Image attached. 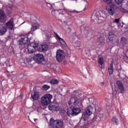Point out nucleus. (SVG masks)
Returning <instances> with one entry per match:
<instances>
[{"instance_id":"1","label":"nucleus","mask_w":128,"mask_h":128,"mask_svg":"<svg viewBox=\"0 0 128 128\" xmlns=\"http://www.w3.org/2000/svg\"><path fill=\"white\" fill-rule=\"evenodd\" d=\"M106 15L102 11L98 12H94L92 16V20L95 22V24H100L104 20H106Z\"/></svg>"},{"instance_id":"2","label":"nucleus","mask_w":128,"mask_h":128,"mask_svg":"<svg viewBox=\"0 0 128 128\" xmlns=\"http://www.w3.org/2000/svg\"><path fill=\"white\" fill-rule=\"evenodd\" d=\"M68 104L70 108L72 106H80L82 105V102L78 97H76L71 98L68 102Z\"/></svg>"},{"instance_id":"3","label":"nucleus","mask_w":128,"mask_h":128,"mask_svg":"<svg viewBox=\"0 0 128 128\" xmlns=\"http://www.w3.org/2000/svg\"><path fill=\"white\" fill-rule=\"evenodd\" d=\"M52 95L50 94H46L41 98V104L42 106H48L52 102Z\"/></svg>"},{"instance_id":"4","label":"nucleus","mask_w":128,"mask_h":128,"mask_svg":"<svg viewBox=\"0 0 128 128\" xmlns=\"http://www.w3.org/2000/svg\"><path fill=\"white\" fill-rule=\"evenodd\" d=\"M66 56V53L64 50H58L56 52V58L58 62H62Z\"/></svg>"},{"instance_id":"5","label":"nucleus","mask_w":128,"mask_h":128,"mask_svg":"<svg viewBox=\"0 0 128 128\" xmlns=\"http://www.w3.org/2000/svg\"><path fill=\"white\" fill-rule=\"evenodd\" d=\"M82 112V110L78 108H72V110H68L67 112V114L68 116L70 118H72L74 116H78L79 114Z\"/></svg>"},{"instance_id":"6","label":"nucleus","mask_w":128,"mask_h":128,"mask_svg":"<svg viewBox=\"0 0 128 128\" xmlns=\"http://www.w3.org/2000/svg\"><path fill=\"white\" fill-rule=\"evenodd\" d=\"M38 46V44L36 42H32L28 45V50L29 54H34L36 52V48Z\"/></svg>"},{"instance_id":"7","label":"nucleus","mask_w":128,"mask_h":128,"mask_svg":"<svg viewBox=\"0 0 128 128\" xmlns=\"http://www.w3.org/2000/svg\"><path fill=\"white\" fill-rule=\"evenodd\" d=\"M106 10H107L108 14H110V16H114V14L116 13V6L114 4L107 6Z\"/></svg>"},{"instance_id":"8","label":"nucleus","mask_w":128,"mask_h":128,"mask_svg":"<svg viewBox=\"0 0 128 128\" xmlns=\"http://www.w3.org/2000/svg\"><path fill=\"white\" fill-rule=\"evenodd\" d=\"M54 34L55 36H56L57 40L60 42V44H61L62 46V48H66L68 46L66 41H64L62 38H60L58 33L54 32Z\"/></svg>"},{"instance_id":"9","label":"nucleus","mask_w":128,"mask_h":128,"mask_svg":"<svg viewBox=\"0 0 128 128\" xmlns=\"http://www.w3.org/2000/svg\"><path fill=\"white\" fill-rule=\"evenodd\" d=\"M30 38H28V36H23L20 40L19 44L20 46H24L25 44H28L30 42Z\"/></svg>"},{"instance_id":"10","label":"nucleus","mask_w":128,"mask_h":128,"mask_svg":"<svg viewBox=\"0 0 128 128\" xmlns=\"http://www.w3.org/2000/svg\"><path fill=\"white\" fill-rule=\"evenodd\" d=\"M6 28L10 30H12L14 26V19L11 18L6 24Z\"/></svg>"},{"instance_id":"11","label":"nucleus","mask_w":128,"mask_h":128,"mask_svg":"<svg viewBox=\"0 0 128 128\" xmlns=\"http://www.w3.org/2000/svg\"><path fill=\"white\" fill-rule=\"evenodd\" d=\"M34 60H36L38 64H40V62H42V61L44 58V55L42 54H36L34 55Z\"/></svg>"},{"instance_id":"12","label":"nucleus","mask_w":128,"mask_h":128,"mask_svg":"<svg viewBox=\"0 0 128 128\" xmlns=\"http://www.w3.org/2000/svg\"><path fill=\"white\" fill-rule=\"evenodd\" d=\"M59 10H62V12H66L68 16H72V14H78V12H81L76 11V10H70L68 9H61Z\"/></svg>"},{"instance_id":"13","label":"nucleus","mask_w":128,"mask_h":128,"mask_svg":"<svg viewBox=\"0 0 128 128\" xmlns=\"http://www.w3.org/2000/svg\"><path fill=\"white\" fill-rule=\"evenodd\" d=\"M48 108L50 112H58L60 110V106L52 104H50L48 106Z\"/></svg>"},{"instance_id":"14","label":"nucleus","mask_w":128,"mask_h":128,"mask_svg":"<svg viewBox=\"0 0 128 128\" xmlns=\"http://www.w3.org/2000/svg\"><path fill=\"white\" fill-rule=\"evenodd\" d=\"M48 50V46L46 44H42L38 48V50L40 52H46Z\"/></svg>"},{"instance_id":"15","label":"nucleus","mask_w":128,"mask_h":128,"mask_svg":"<svg viewBox=\"0 0 128 128\" xmlns=\"http://www.w3.org/2000/svg\"><path fill=\"white\" fill-rule=\"evenodd\" d=\"M92 108H93L92 106H90L87 108L84 112V116H90L92 114Z\"/></svg>"},{"instance_id":"16","label":"nucleus","mask_w":128,"mask_h":128,"mask_svg":"<svg viewBox=\"0 0 128 128\" xmlns=\"http://www.w3.org/2000/svg\"><path fill=\"white\" fill-rule=\"evenodd\" d=\"M50 126L52 128H58L56 120L51 118L50 120Z\"/></svg>"},{"instance_id":"17","label":"nucleus","mask_w":128,"mask_h":128,"mask_svg":"<svg viewBox=\"0 0 128 128\" xmlns=\"http://www.w3.org/2000/svg\"><path fill=\"white\" fill-rule=\"evenodd\" d=\"M0 22H6V14L2 10H0Z\"/></svg>"},{"instance_id":"18","label":"nucleus","mask_w":128,"mask_h":128,"mask_svg":"<svg viewBox=\"0 0 128 128\" xmlns=\"http://www.w3.org/2000/svg\"><path fill=\"white\" fill-rule=\"evenodd\" d=\"M116 84H117L121 94H122V92H124V84L120 80L116 81Z\"/></svg>"},{"instance_id":"19","label":"nucleus","mask_w":128,"mask_h":128,"mask_svg":"<svg viewBox=\"0 0 128 128\" xmlns=\"http://www.w3.org/2000/svg\"><path fill=\"white\" fill-rule=\"evenodd\" d=\"M31 96L34 100H36L40 98V92H34L32 93Z\"/></svg>"},{"instance_id":"20","label":"nucleus","mask_w":128,"mask_h":128,"mask_svg":"<svg viewBox=\"0 0 128 128\" xmlns=\"http://www.w3.org/2000/svg\"><path fill=\"white\" fill-rule=\"evenodd\" d=\"M88 100L91 104L94 106V108H96V107L98 106V102H96V100L94 98H88Z\"/></svg>"},{"instance_id":"21","label":"nucleus","mask_w":128,"mask_h":128,"mask_svg":"<svg viewBox=\"0 0 128 128\" xmlns=\"http://www.w3.org/2000/svg\"><path fill=\"white\" fill-rule=\"evenodd\" d=\"M102 116V114H100L99 115L94 114V117L92 119V122H100L101 120Z\"/></svg>"},{"instance_id":"22","label":"nucleus","mask_w":128,"mask_h":128,"mask_svg":"<svg viewBox=\"0 0 128 128\" xmlns=\"http://www.w3.org/2000/svg\"><path fill=\"white\" fill-rule=\"evenodd\" d=\"M56 122L58 128H62L64 126V120L62 119H56Z\"/></svg>"},{"instance_id":"23","label":"nucleus","mask_w":128,"mask_h":128,"mask_svg":"<svg viewBox=\"0 0 128 128\" xmlns=\"http://www.w3.org/2000/svg\"><path fill=\"white\" fill-rule=\"evenodd\" d=\"M8 32V29L6 26H3L0 28V36H4Z\"/></svg>"},{"instance_id":"24","label":"nucleus","mask_w":128,"mask_h":128,"mask_svg":"<svg viewBox=\"0 0 128 128\" xmlns=\"http://www.w3.org/2000/svg\"><path fill=\"white\" fill-rule=\"evenodd\" d=\"M112 122L113 124H116V126L118 125V118L116 116H113L112 119Z\"/></svg>"},{"instance_id":"25","label":"nucleus","mask_w":128,"mask_h":128,"mask_svg":"<svg viewBox=\"0 0 128 128\" xmlns=\"http://www.w3.org/2000/svg\"><path fill=\"white\" fill-rule=\"evenodd\" d=\"M90 30V29H88V28H84V34L82 35V37L84 38H88V32Z\"/></svg>"},{"instance_id":"26","label":"nucleus","mask_w":128,"mask_h":128,"mask_svg":"<svg viewBox=\"0 0 128 128\" xmlns=\"http://www.w3.org/2000/svg\"><path fill=\"white\" fill-rule=\"evenodd\" d=\"M114 38H116V36L112 32H109L108 40L110 42H114Z\"/></svg>"},{"instance_id":"27","label":"nucleus","mask_w":128,"mask_h":128,"mask_svg":"<svg viewBox=\"0 0 128 128\" xmlns=\"http://www.w3.org/2000/svg\"><path fill=\"white\" fill-rule=\"evenodd\" d=\"M112 66H113L112 62L108 69V72L110 74H112L114 72V68Z\"/></svg>"},{"instance_id":"28","label":"nucleus","mask_w":128,"mask_h":128,"mask_svg":"<svg viewBox=\"0 0 128 128\" xmlns=\"http://www.w3.org/2000/svg\"><path fill=\"white\" fill-rule=\"evenodd\" d=\"M126 42H127V40L126 38L122 37L120 38V43L122 46H126Z\"/></svg>"},{"instance_id":"29","label":"nucleus","mask_w":128,"mask_h":128,"mask_svg":"<svg viewBox=\"0 0 128 128\" xmlns=\"http://www.w3.org/2000/svg\"><path fill=\"white\" fill-rule=\"evenodd\" d=\"M98 42L100 44L104 45V37L100 36L98 38Z\"/></svg>"},{"instance_id":"30","label":"nucleus","mask_w":128,"mask_h":128,"mask_svg":"<svg viewBox=\"0 0 128 128\" xmlns=\"http://www.w3.org/2000/svg\"><path fill=\"white\" fill-rule=\"evenodd\" d=\"M40 28V25L38 24H35L34 25H32V28H31V30L32 32H34L36 30H38Z\"/></svg>"},{"instance_id":"31","label":"nucleus","mask_w":128,"mask_h":128,"mask_svg":"<svg viewBox=\"0 0 128 128\" xmlns=\"http://www.w3.org/2000/svg\"><path fill=\"white\" fill-rule=\"evenodd\" d=\"M98 64L100 66H102L104 64V58L102 56H99L98 58Z\"/></svg>"},{"instance_id":"32","label":"nucleus","mask_w":128,"mask_h":128,"mask_svg":"<svg viewBox=\"0 0 128 128\" xmlns=\"http://www.w3.org/2000/svg\"><path fill=\"white\" fill-rule=\"evenodd\" d=\"M124 0H115V2L119 6H122Z\"/></svg>"},{"instance_id":"33","label":"nucleus","mask_w":128,"mask_h":128,"mask_svg":"<svg viewBox=\"0 0 128 128\" xmlns=\"http://www.w3.org/2000/svg\"><path fill=\"white\" fill-rule=\"evenodd\" d=\"M76 96H78V91L74 92L71 98H77Z\"/></svg>"},{"instance_id":"34","label":"nucleus","mask_w":128,"mask_h":128,"mask_svg":"<svg viewBox=\"0 0 128 128\" xmlns=\"http://www.w3.org/2000/svg\"><path fill=\"white\" fill-rule=\"evenodd\" d=\"M50 84H58V80L56 79H53L50 80Z\"/></svg>"},{"instance_id":"35","label":"nucleus","mask_w":128,"mask_h":128,"mask_svg":"<svg viewBox=\"0 0 128 128\" xmlns=\"http://www.w3.org/2000/svg\"><path fill=\"white\" fill-rule=\"evenodd\" d=\"M49 88H50V86L46 84L42 86V90H48Z\"/></svg>"},{"instance_id":"36","label":"nucleus","mask_w":128,"mask_h":128,"mask_svg":"<svg viewBox=\"0 0 128 128\" xmlns=\"http://www.w3.org/2000/svg\"><path fill=\"white\" fill-rule=\"evenodd\" d=\"M56 14H58V10H52V14L56 16Z\"/></svg>"},{"instance_id":"37","label":"nucleus","mask_w":128,"mask_h":128,"mask_svg":"<svg viewBox=\"0 0 128 128\" xmlns=\"http://www.w3.org/2000/svg\"><path fill=\"white\" fill-rule=\"evenodd\" d=\"M104 2L106 4H112V0H103Z\"/></svg>"},{"instance_id":"38","label":"nucleus","mask_w":128,"mask_h":128,"mask_svg":"<svg viewBox=\"0 0 128 128\" xmlns=\"http://www.w3.org/2000/svg\"><path fill=\"white\" fill-rule=\"evenodd\" d=\"M120 18H116L113 21V23L114 24V22H116V24H118L120 22Z\"/></svg>"},{"instance_id":"39","label":"nucleus","mask_w":128,"mask_h":128,"mask_svg":"<svg viewBox=\"0 0 128 128\" xmlns=\"http://www.w3.org/2000/svg\"><path fill=\"white\" fill-rule=\"evenodd\" d=\"M46 4H47L48 8H50V10H52V4H50V3L46 2Z\"/></svg>"},{"instance_id":"40","label":"nucleus","mask_w":128,"mask_h":128,"mask_svg":"<svg viewBox=\"0 0 128 128\" xmlns=\"http://www.w3.org/2000/svg\"><path fill=\"white\" fill-rule=\"evenodd\" d=\"M78 126H80L81 128H84V125L82 124V120H80V121L78 123Z\"/></svg>"},{"instance_id":"41","label":"nucleus","mask_w":128,"mask_h":128,"mask_svg":"<svg viewBox=\"0 0 128 128\" xmlns=\"http://www.w3.org/2000/svg\"><path fill=\"white\" fill-rule=\"evenodd\" d=\"M112 94H114V96H116V89L114 90L112 89Z\"/></svg>"},{"instance_id":"42","label":"nucleus","mask_w":128,"mask_h":128,"mask_svg":"<svg viewBox=\"0 0 128 128\" xmlns=\"http://www.w3.org/2000/svg\"><path fill=\"white\" fill-rule=\"evenodd\" d=\"M26 62H32V58H26Z\"/></svg>"},{"instance_id":"43","label":"nucleus","mask_w":128,"mask_h":128,"mask_svg":"<svg viewBox=\"0 0 128 128\" xmlns=\"http://www.w3.org/2000/svg\"><path fill=\"white\" fill-rule=\"evenodd\" d=\"M100 86H104V82H100Z\"/></svg>"},{"instance_id":"44","label":"nucleus","mask_w":128,"mask_h":128,"mask_svg":"<svg viewBox=\"0 0 128 128\" xmlns=\"http://www.w3.org/2000/svg\"><path fill=\"white\" fill-rule=\"evenodd\" d=\"M20 100H22V94H20L19 96Z\"/></svg>"},{"instance_id":"45","label":"nucleus","mask_w":128,"mask_h":128,"mask_svg":"<svg viewBox=\"0 0 128 128\" xmlns=\"http://www.w3.org/2000/svg\"><path fill=\"white\" fill-rule=\"evenodd\" d=\"M78 42V44L76 45V46L80 47V42Z\"/></svg>"},{"instance_id":"46","label":"nucleus","mask_w":128,"mask_h":128,"mask_svg":"<svg viewBox=\"0 0 128 128\" xmlns=\"http://www.w3.org/2000/svg\"><path fill=\"white\" fill-rule=\"evenodd\" d=\"M36 120H38V119H36V118H34V122H36Z\"/></svg>"},{"instance_id":"47","label":"nucleus","mask_w":128,"mask_h":128,"mask_svg":"<svg viewBox=\"0 0 128 128\" xmlns=\"http://www.w3.org/2000/svg\"><path fill=\"white\" fill-rule=\"evenodd\" d=\"M26 22H23L22 24H21L20 26H22V24H24Z\"/></svg>"},{"instance_id":"48","label":"nucleus","mask_w":128,"mask_h":128,"mask_svg":"<svg viewBox=\"0 0 128 128\" xmlns=\"http://www.w3.org/2000/svg\"><path fill=\"white\" fill-rule=\"evenodd\" d=\"M68 30H70V28H68Z\"/></svg>"},{"instance_id":"49","label":"nucleus","mask_w":128,"mask_h":128,"mask_svg":"<svg viewBox=\"0 0 128 128\" xmlns=\"http://www.w3.org/2000/svg\"><path fill=\"white\" fill-rule=\"evenodd\" d=\"M84 126H86V124H84Z\"/></svg>"}]
</instances>
